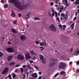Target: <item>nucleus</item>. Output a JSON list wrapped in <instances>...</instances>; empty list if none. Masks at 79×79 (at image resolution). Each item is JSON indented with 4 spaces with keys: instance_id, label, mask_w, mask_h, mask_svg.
Masks as SVG:
<instances>
[{
    "instance_id": "obj_3",
    "label": "nucleus",
    "mask_w": 79,
    "mask_h": 79,
    "mask_svg": "<svg viewBox=\"0 0 79 79\" xmlns=\"http://www.w3.org/2000/svg\"><path fill=\"white\" fill-rule=\"evenodd\" d=\"M49 28L50 29V30L52 31H54V32L56 31V27H55L53 24H52L50 26Z\"/></svg>"
},
{
    "instance_id": "obj_44",
    "label": "nucleus",
    "mask_w": 79,
    "mask_h": 79,
    "mask_svg": "<svg viewBox=\"0 0 79 79\" xmlns=\"http://www.w3.org/2000/svg\"><path fill=\"white\" fill-rule=\"evenodd\" d=\"M43 45H44V43H41L40 44V46H43Z\"/></svg>"
},
{
    "instance_id": "obj_55",
    "label": "nucleus",
    "mask_w": 79,
    "mask_h": 79,
    "mask_svg": "<svg viewBox=\"0 0 79 79\" xmlns=\"http://www.w3.org/2000/svg\"><path fill=\"white\" fill-rule=\"evenodd\" d=\"M11 75H10L8 77L9 78H11Z\"/></svg>"
},
{
    "instance_id": "obj_32",
    "label": "nucleus",
    "mask_w": 79,
    "mask_h": 79,
    "mask_svg": "<svg viewBox=\"0 0 79 79\" xmlns=\"http://www.w3.org/2000/svg\"><path fill=\"white\" fill-rule=\"evenodd\" d=\"M57 21H58V22H59V23L60 22V19L59 18V17H57Z\"/></svg>"
},
{
    "instance_id": "obj_22",
    "label": "nucleus",
    "mask_w": 79,
    "mask_h": 79,
    "mask_svg": "<svg viewBox=\"0 0 79 79\" xmlns=\"http://www.w3.org/2000/svg\"><path fill=\"white\" fill-rule=\"evenodd\" d=\"M4 7L5 8H7L8 7V5L5 4L4 5Z\"/></svg>"
},
{
    "instance_id": "obj_26",
    "label": "nucleus",
    "mask_w": 79,
    "mask_h": 79,
    "mask_svg": "<svg viewBox=\"0 0 79 79\" xmlns=\"http://www.w3.org/2000/svg\"><path fill=\"white\" fill-rule=\"evenodd\" d=\"M62 2L64 3H68V0H63Z\"/></svg>"
},
{
    "instance_id": "obj_41",
    "label": "nucleus",
    "mask_w": 79,
    "mask_h": 79,
    "mask_svg": "<svg viewBox=\"0 0 79 79\" xmlns=\"http://www.w3.org/2000/svg\"><path fill=\"white\" fill-rule=\"evenodd\" d=\"M53 13L52 14V16L53 17H54V15H55V13Z\"/></svg>"
},
{
    "instance_id": "obj_17",
    "label": "nucleus",
    "mask_w": 79,
    "mask_h": 79,
    "mask_svg": "<svg viewBox=\"0 0 79 79\" xmlns=\"http://www.w3.org/2000/svg\"><path fill=\"white\" fill-rule=\"evenodd\" d=\"M68 15L66 14L65 15L64 17V19H65V20H67V19H68Z\"/></svg>"
},
{
    "instance_id": "obj_18",
    "label": "nucleus",
    "mask_w": 79,
    "mask_h": 79,
    "mask_svg": "<svg viewBox=\"0 0 79 79\" xmlns=\"http://www.w3.org/2000/svg\"><path fill=\"white\" fill-rule=\"evenodd\" d=\"M71 28L72 30H73V29L74 27V23H73L71 26L70 27Z\"/></svg>"
},
{
    "instance_id": "obj_54",
    "label": "nucleus",
    "mask_w": 79,
    "mask_h": 79,
    "mask_svg": "<svg viewBox=\"0 0 79 79\" xmlns=\"http://www.w3.org/2000/svg\"><path fill=\"white\" fill-rule=\"evenodd\" d=\"M2 40H3V41L4 40H5V37H2Z\"/></svg>"
},
{
    "instance_id": "obj_9",
    "label": "nucleus",
    "mask_w": 79,
    "mask_h": 79,
    "mask_svg": "<svg viewBox=\"0 0 79 79\" xmlns=\"http://www.w3.org/2000/svg\"><path fill=\"white\" fill-rule=\"evenodd\" d=\"M30 15H31V12H28L27 15L25 16V18L26 19H27L29 18Z\"/></svg>"
},
{
    "instance_id": "obj_28",
    "label": "nucleus",
    "mask_w": 79,
    "mask_h": 79,
    "mask_svg": "<svg viewBox=\"0 0 79 79\" xmlns=\"http://www.w3.org/2000/svg\"><path fill=\"white\" fill-rule=\"evenodd\" d=\"M34 67H35V69H39V67H37V66L36 65H35Z\"/></svg>"
},
{
    "instance_id": "obj_21",
    "label": "nucleus",
    "mask_w": 79,
    "mask_h": 79,
    "mask_svg": "<svg viewBox=\"0 0 79 79\" xmlns=\"http://www.w3.org/2000/svg\"><path fill=\"white\" fill-rule=\"evenodd\" d=\"M66 74V73L63 71H62L60 73V75H63V74Z\"/></svg>"
},
{
    "instance_id": "obj_8",
    "label": "nucleus",
    "mask_w": 79,
    "mask_h": 79,
    "mask_svg": "<svg viewBox=\"0 0 79 79\" xmlns=\"http://www.w3.org/2000/svg\"><path fill=\"white\" fill-rule=\"evenodd\" d=\"M27 37L25 36L21 35L20 36V39L22 41H24L25 40H26Z\"/></svg>"
},
{
    "instance_id": "obj_27",
    "label": "nucleus",
    "mask_w": 79,
    "mask_h": 79,
    "mask_svg": "<svg viewBox=\"0 0 79 79\" xmlns=\"http://www.w3.org/2000/svg\"><path fill=\"white\" fill-rule=\"evenodd\" d=\"M3 53L0 52V57H1V56H2L3 55Z\"/></svg>"
},
{
    "instance_id": "obj_51",
    "label": "nucleus",
    "mask_w": 79,
    "mask_h": 79,
    "mask_svg": "<svg viewBox=\"0 0 79 79\" xmlns=\"http://www.w3.org/2000/svg\"><path fill=\"white\" fill-rule=\"evenodd\" d=\"M51 6H52V5H53V2H52L51 3Z\"/></svg>"
},
{
    "instance_id": "obj_53",
    "label": "nucleus",
    "mask_w": 79,
    "mask_h": 79,
    "mask_svg": "<svg viewBox=\"0 0 79 79\" xmlns=\"http://www.w3.org/2000/svg\"><path fill=\"white\" fill-rule=\"evenodd\" d=\"M30 69H31V67H28V70H30Z\"/></svg>"
},
{
    "instance_id": "obj_34",
    "label": "nucleus",
    "mask_w": 79,
    "mask_h": 79,
    "mask_svg": "<svg viewBox=\"0 0 79 79\" xmlns=\"http://www.w3.org/2000/svg\"><path fill=\"white\" fill-rule=\"evenodd\" d=\"M65 16V15H64V14L62 13L61 14V16H62V17H64V16Z\"/></svg>"
},
{
    "instance_id": "obj_35",
    "label": "nucleus",
    "mask_w": 79,
    "mask_h": 79,
    "mask_svg": "<svg viewBox=\"0 0 79 79\" xmlns=\"http://www.w3.org/2000/svg\"><path fill=\"white\" fill-rule=\"evenodd\" d=\"M27 71V69H25L24 71V73H26Z\"/></svg>"
},
{
    "instance_id": "obj_30",
    "label": "nucleus",
    "mask_w": 79,
    "mask_h": 79,
    "mask_svg": "<svg viewBox=\"0 0 79 79\" xmlns=\"http://www.w3.org/2000/svg\"><path fill=\"white\" fill-rule=\"evenodd\" d=\"M20 69L21 70V72L23 73L24 72V70H23V69L20 68Z\"/></svg>"
},
{
    "instance_id": "obj_37",
    "label": "nucleus",
    "mask_w": 79,
    "mask_h": 79,
    "mask_svg": "<svg viewBox=\"0 0 79 79\" xmlns=\"http://www.w3.org/2000/svg\"><path fill=\"white\" fill-rule=\"evenodd\" d=\"M29 62H30L31 64H32V63H34V62L32 60H29Z\"/></svg>"
},
{
    "instance_id": "obj_57",
    "label": "nucleus",
    "mask_w": 79,
    "mask_h": 79,
    "mask_svg": "<svg viewBox=\"0 0 79 79\" xmlns=\"http://www.w3.org/2000/svg\"><path fill=\"white\" fill-rule=\"evenodd\" d=\"M77 64H79V60L77 62Z\"/></svg>"
},
{
    "instance_id": "obj_15",
    "label": "nucleus",
    "mask_w": 79,
    "mask_h": 79,
    "mask_svg": "<svg viewBox=\"0 0 79 79\" xmlns=\"http://www.w3.org/2000/svg\"><path fill=\"white\" fill-rule=\"evenodd\" d=\"M11 31L13 32V33H14V34H16L17 33V32L15 30V29L12 28L11 29Z\"/></svg>"
},
{
    "instance_id": "obj_50",
    "label": "nucleus",
    "mask_w": 79,
    "mask_h": 79,
    "mask_svg": "<svg viewBox=\"0 0 79 79\" xmlns=\"http://www.w3.org/2000/svg\"><path fill=\"white\" fill-rule=\"evenodd\" d=\"M76 73H79V69H77V70Z\"/></svg>"
},
{
    "instance_id": "obj_6",
    "label": "nucleus",
    "mask_w": 79,
    "mask_h": 79,
    "mask_svg": "<svg viewBox=\"0 0 79 79\" xmlns=\"http://www.w3.org/2000/svg\"><path fill=\"white\" fill-rule=\"evenodd\" d=\"M6 50L8 52V53H12L13 52L14 50L13 49L11 48H6Z\"/></svg>"
},
{
    "instance_id": "obj_13",
    "label": "nucleus",
    "mask_w": 79,
    "mask_h": 79,
    "mask_svg": "<svg viewBox=\"0 0 79 79\" xmlns=\"http://www.w3.org/2000/svg\"><path fill=\"white\" fill-rule=\"evenodd\" d=\"M11 16H12V17H14V18H15V17H16V14H15V12L12 11Z\"/></svg>"
},
{
    "instance_id": "obj_5",
    "label": "nucleus",
    "mask_w": 79,
    "mask_h": 79,
    "mask_svg": "<svg viewBox=\"0 0 79 79\" xmlns=\"http://www.w3.org/2000/svg\"><path fill=\"white\" fill-rule=\"evenodd\" d=\"M9 68L8 67H6L4 69V70L2 71V74H6L7 73H8V70Z\"/></svg>"
},
{
    "instance_id": "obj_29",
    "label": "nucleus",
    "mask_w": 79,
    "mask_h": 79,
    "mask_svg": "<svg viewBox=\"0 0 79 79\" xmlns=\"http://www.w3.org/2000/svg\"><path fill=\"white\" fill-rule=\"evenodd\" d=\"M59 74V73H57L54 76L56 77H57V76H58V75Z\"/></svg>"
},
{
    "instance_id": "obj_40",
    "label": "nucleus",
    "mask_w": 79,
    "mask_h": 79,
    "mask_svg": "<svg viewBox=\"0 0 79 79\" xmlns=\"http://www.w3.org/2000/svg\"><path fill=\"white\" fill-rule=\"evenodd\" d=\"M76 19H77V17H75L73 19V21H75V20H76Z\"/></svg>"
},
{
    "instance_id": "obj_49",
    "label": "nucleus",
    "mask_w": 79,
    "mask_h": 79,
    "mask_svg": "<svg viewBox=\"0 0 79 79\" xmlns=\"http://www.w3.org/2000/svg\"><path fill=\"white\" fill-rule=\"evenodd\" d=\"M73 23V22H72V21H71L70 22V23H69V25H71V24H72V23Z\"/></svg>"
},
{
    "instance_id": "obj_10",
    "label": "nucleus",
    "mask_w": 79,
    "mask_h": 79,
    "mask_svg": "<svg viewBox=\"0 0 79 79\" xmlns=\"http://www.w3.org/2000/svg\"><path fill=\"white\" fill-rule=\"evenodd\" d=\"M7 60L9 61H10L11 60H13V56H9L7 57Z\"/></svg>"
},
{
    "instance_id": "obj_47",
    "label": "nucleus",
    "mask_w": 79,
    "mask_h": 79,
    "mask_svg": "<svg viewBox=\"0 0 79 79\" xmlns=\"http://www.w3.org/2000/svg\"><path fill=\"white\" fill-rule=\"evenodd\" d=\"M52 12L53 13H55L54 9H53V8L52 9Z\"/></svg>"
},
{
    "instance_id": "obj_11",
    "label": "nucleus",
    "mask_w": 79,
    "mask_h": 79,
    "mask_svg": "<svg viewBox=\"0 0 79 79\" xmlns=\"http://www.w3.org/2000/svg\"><path fill=\"white\" fill-rule=\"evenodd\" d=\"M31 76L34 78H37L38 77L37 74L36 73H33L32 74Z\"/></svg>"
},
{
    "instance_id": "obj_25",
    "label": "nucleus",
    "mask_w": 79,
    "mask_h": 79,
    "mask_svg": "<svg viewBox=\"0 0 79 79\" xmlns=\"http://www.w3.org/2000/svg\"><path fill=\"white\" fill-rule=\"evenodd\" d=\"M17 20H14L13 22V24H17Z\"/></svg>"
},
{
    "instance_id": "obj_60",
    "label": "nucleus",
    "mask_w": 79,
    "mask_h": 79,
    "mask_svg": "<svg viewBox=\"0 0 79 79\" xmlns=\"http://www.w3.org/2000/svg\"><path fill=\"white\" fill-rule=\"evenodd\" d=\"M63 27H65V28L66 27V25H63Z\"/></svg>"
},
{
    "instance_id": "obj_4",
    "label": "nucleus",
    "mask_w": 79,
    "mask_h": 79,
    "mask_svg": "<svg viewBox=\"0 0 79 79\" xmlns=\"http://www.w3.org/2000/svg\"><path fill=\"white\" fill-rule=\"evenodd\" d=\"M56 60H55L54 59H52V63H50L49 64L50 66H53L56 64Z\"/></svg>"
},
{
    "instance_id": "obj_39",
    "label": "nucleus",
    "mask_w": 79,
    "mask_h": 79,
    "mask_svg": "<svg viewBox=\"0 0 79 79\" xmlns=\"http://www.w3.org/2000/svg\"><path fill=\"white\" fill-rule=\"evenodd\" d=\"M76 53L77 54H78L79 53V50H78L77 51H76Z\"/></svg>"
},
{
    "instance_id": "obj_24",
    "label": "nucleus",
    "mask_w": 79,
    "mask_h": 79,
    "mask_svg": "<svg viewBox=\"0 0 79 79\" xmlns=\"http://www.w3.org/2000/svg\"><path fill=\"white\" fill-rule=\"evenodd\" d=\"M40 19L37 17H35L34 19L35 21H36V20H40Z\"/></svg>"
},
{
    "instance_id": "obj_31",
    "label": "nucleus",
    "mask_w": 79,
    "mask_h": 79,
    "mask_svg": "<svg viewBox=\"0 0 79 79\" xmlns=\"http://www.w3.org/2000/svg\"><path fill=\"white\" fill-rule=\"evenodd\" d=\"M68 2L66 3H65V4L66 5V6H67V7H68V6H69V5L68 4Z\"/></svg>"
},
{
    "instance_id": "obj_62",
    "label": "nucleus",
    "mask_w": 79,
    "mask_h": 79,
    "mask_svg": "<svg viewBox=\"0 0 79 79\" xmlns=\"http://www.w3.org/2000/svg\"><path fill=\"white\" fill-rule=\"evenodd\" d=\"M41 78H42V77L40 76L39 77L38 79H41Z\"/></svg>"
},
{
    "instance_id": "obj_12",
    "label": "nucleus",
    "mask_w": 79,
    "mask_h": 79,
    "mask_svg": "<svg viewBox=\"0 0 79 79\" xmlns=\"http://www.w3.org/2000/svg\"><path fill=\"white\" fill-rule=\"evenodd\" d=\"M16 0H9V1L10 3H16L17 2L19 1H16Z\"/></svg>"
},
{
    "instance_id": "obj_52",
    "label": "nucleus",
    "mask_w": 79,
    "mask_h": 79,
    "mask_svg": "<svg viewBox=\"0 0 79 79\" xmlns=\"http://www.w3.org/2000/svg\"><path fill=\"white\" fill-rule=\"evenodd\" d=\"M63 9H64L63 7H62V8H60V10H61L62 11H63Z\"/></svg>"
},
{
    "instance_id": "obj_1",
    "label": "nucleus",
    "mask_w": 79,
    "mask_h": 79,
    "mask_svg": "<svg viewBox=\"0 0 79 79\" xmlns=\"http://www.w3.org/2000/svg\"><path fill=\"white\" fill-rule=\"evenodd\" d=\"M22 4V3L20 2L19 1H18L15 4V6L19 10H24L25 8H28V6L27 5H22L21 6Z\"/></svg>"
},
{
    "instance_id": "obj_43",
    "label": "nucleus",
    "mask_w": 79,
    "mask_h": 79,
    "mask_svg": "<svg viewBox=\"0 0 79 79\" xmlns=\"http://www.w3.org/2000/svg\"><path fill=\"white\" fill-rule=\"evenodd\" d=\"M18 71V69H15V73H17Z\"/></svg>"
},
{
    "instance_id": "obj_14",
    "label": "nucleus",
    "mask_w": 79,
    "mask_h": 79,
    "mask_svg": "<svg viewBox=\"0 0 79 79\" xmlns=\"http://www.w3.org/2000/svg\"><path fill=\"white\" fill-rule=\"evenodd\" d=\"M26 59H30L31 58V56L29 55V54L27 53L26 55Z\"/></svg>"
},
{
    "instance_id": "obj_45",
    "label": "nucleus",
    "mask_w": 79,
    "mask_h": 79,
    "mask_svg": "<svg viewBox=\"0 0 79 79\" xmlns=\"http://www.w3.org/2000/svg\"><path fill=\"white\" fill-rule=\"evenodd\" d=\"M39 41H35V43H36L37 44H39Z\"/></svg>"
},
{
    "instance_id": "obj_59",
    "label": "nucleus",
    "mask_w": 79,
    "mask_h": 79,
    "mask_svg": "<svg viewBox=\"0 0 79 79\" xmlns=\"http://www.w3.org/2000/svg\"><path fill=\"white\" fill-rule=\"evenodd\" d=\"M8 44H9V45H10V44H11V42H10V41H9V42H8Z\"/></svg>"
},
{
    "instance_id": "obj_61",
    "label": "nucleus",
    "mask_w": 79,
    "mask_h": 79,
    "mask_svg": "<svg viewBox=\"0 0 79 79\" xmlns=\"http://www.w3.org/2000/svg\"><path fill=\"white\" fill-rule=\"evenodd\" d=\"M39 74H40V75H41V74H42V72H40L39 73Z\"/></svg>"
},
{
    "instance_id": "obj_46",
    "label": "nucleus",
    "mask_w": 79,
    "mask_h": 79,
    "mask_svg": "<svg viewBox=\"0 0 79 79\" xmlns=\"http://www.w3.org/2000/svg\"><path fill=\"white\" fill-rule=\"evenodd\" d=\"M23 68H26V65H24L23 66H22Z\"/></svg>"
},
{
    "instance_id": "obj_36",
    "label": "nucleus",
    "mask_w": 79,
    "mask_h": 79,
    "mask_svg": "<svg viewBox=\"0 0 79 79\" xmlns=\"http://www.w3.org/2000/svg\"><path fill=\"white\" fill-rule=\"evenodd\" d=\"M43 45H44V46H45V45H46V44H47L46 42H43Z\"/></svg>"
},
{
    "instance_id": "obj_20",
    "label": "nucleus",
    "mask_w": 79,
    "mask_h": 79,
    "mask_svg": "<svg viewBox=\"0 0 79 79\" xmlns=\"http://www.w3.org/2000/svg\"><path fill=\"white\" fill-rule=\"evenodd\" d=\"M15 64H16V62H12L10 63L9 65L10 66H13V65H14Z\"/></svg>"
},
{
    "instance_id": "obj_38",
    "label": "nucleus",
    "mask_w": 79,
    "mask_h": 79,
    "mask_svg": "<svg viewBox=\"0 0 79 79\" xmlns=\"http://www.w3.org/2000/svg\"><path fill=\"white\" fill-rule=\"evenodd\" d=\"M42 62L43 63H44V64H45V63H46V61H45L44 60H43Z\"/></svg>"
},
{
    "instance_id": "obj_19",
    "label": "nucleus",
    "mask_w": 79,
    "mask_h": 79,
    "mask_svg": "<svg viewBox=\"0 0 79 79\" xmlns=\"http://www.w3.org/2000/svg\"><path fill=\"white\" fill-rule=\"evenodd\" d=\"M74 3L76 5H79V0H76Z\"/></svg>"
},
{
    "instance_id": "obj_56",
    "label": "nucleus",
    "mask_w": 79,
    "mask_h": 79,
    "mask_svg": "<svg viewBox=\"0 0 79 79\" xmlns=\"http://www.w3.org/2000/svg\"><path fill=\"white\" fill-rule=\"evenodd\" d=\"M19 17H21V15L20 13L19 14Z\"/></svg>"
},
{
    "instance_id": "obj_7",
    "label": "nucleus",
    "mask_w": 79,
    "mask_h": 79,
    "mask_svg": "<svg viewBox=\"0 0 79 79\" xmlns=\"http://www.w3.org/2000/svg\"><path fill=\"white\" fill-rule=\"evenodd\" d=\"M17 58L18 59H19V60H24V57L21 54H19L17 56Z\"/></svg>"
},
{
    "instance_id": "obj_58",
    "label": "nucleus",
    "mask_w": 79,
    "mask_h": 79,
    "mask_svg": "<svg viewBox=\"0 0 79 79\" xmlns=\"http://www.w3.org/2000/svg\"><path fill=\"white\" fill-rule=\"evenodd\" d=\"M59 27H60V28L61 29L62 28V25H59Z\"/></svg>"
},
{
    "instance_id": "obj_48",
    "label": "nucleus",
    "mask_w": 79,
    "mask_h": 79,
    "mask_svg": "<svg viewBox=\"0 0 79 79\" xmlns=\"http://www.w3.org/2000/svg\"><path fill=\"white\" fill-rule=\"evenodd\" d=\"M27 67H28V68H30V67H31V65H27Z\"/></svg>"
},
{
    "instance_id": "obj_33",
    "label": "nucleus",
    "mask_w": 79,
    "mask_h": 79,
    "mask_svg": "<svg viewBox=\"0 0 79 79\" xmlns=\"http://www.w3.org/2000/svg\"><path fill=\"white\" fill-rule=\"evenodd\" d=\"M12 77L13 78H15L16 77V75L15 74H14L12 75Z\"/></svg>"
},
{
    "instance_id": "obj_63",
    "label": "nucleus",
    "mask_w": 79,
    "mask_h": 79,
    "mask_svg": "<svg viewBox=\"0 0 79 79\" xmlns=\"http://www.w3.org/2000/svg\"><path fill=\"white\" fill-rule=\"evenodd\" d=\"M77 13H78V14H79V9H78L77 10Z\"/></svg>"
},
{
    "instance_id": "obj_42",
    "label": "nucleus",
    "mask_w": 79,
    "mask_h": 79,
    "mask_svg": "<svg viewBox=\"0 0 79 79\" xmlns=\"http://www.w3.org/2000/svg\"><path fill=\"white\" fill-rule=\"evenodd\" d=\"M19 66H20V65L19 64H17L15 65V67H19Z\"/></svg>"
},
{
    "instance_id": "obj_64",
    "label": "nucleus",
    "mask_w": 79,
    "mask_h": 79,
    "mask_svg": "<svg viewBox=\"0 0 79 79\" xmlns=\"http://www.w3.org/2000/svg\"><path fill=\"white\" fill-rule=\"evenodd\" d=\"M48 15H49V16H51V13H49Z\"/></svg>"
},
{
    "instance_id": "obj_16",
    "label": "nucleus",
    "mask_w": 79,
    "mask_h": 79,
    "mask_svg": "<svg viewBox=\"0 0 79 79\" xmlns=\"http://www.w3.org/2000/svg\"><path fill=\"white\" fill-rule=\"evenodd\" d=\"M40 58V60H43L44 59V57L42 55H39Z\"/></svg>"
},
{
    "instance_id": "obj_2",
    "label": "nucleus",
    "mask_w": 79,
    "mask_h": 79,
    "mask_svg": "<svg viewBox=\"0 0 79 79\" xmlns=\"http://www.w3.org/2000/svg\"><path fill=\"white\" fill-rule=\"evenodd\" d=\"M66 64H64V63H63L62 62H60L59 64L58 68L60 69H64V68H66Z\"/></svg>"
},
{
    "instance_id": "obj_23",
    "label": "nucleus",
    "mask_w": 79,
    "mask_h": 79,
    "mask_svg": "<svg viewBox=\"0 0 79 79\" xmlns=\"http://www.w3.org/2000/svg\"><path fill=\"white\" fill-rule=\"evenodd\" d=\"M31 53L32 55H35V53L34 52V51L33 50H32L31 51Z\"/></svg>"
}]
</instances>
